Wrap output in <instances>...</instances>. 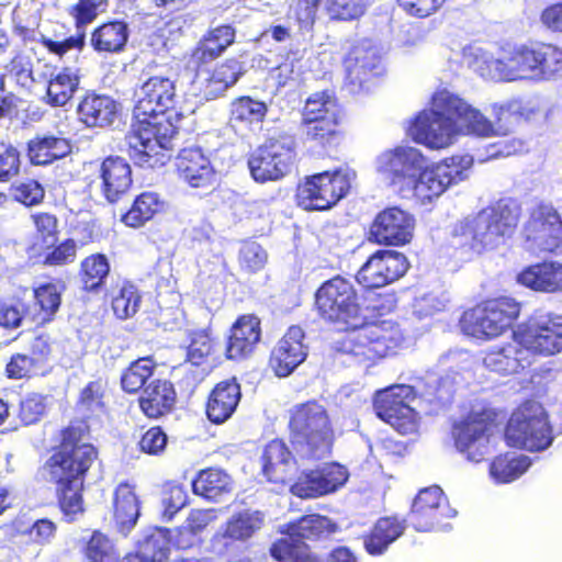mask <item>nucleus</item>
Returning <instances> with one entry per match:
<instances>
[{
	"mask_svg": "<svg viewBox=\"0 0 562 562\" xmlns=\"http://www.w3.org/2000/svg\"><path fill=\"white\" fill-rule=\"evenodd\" d=\"M135 122L125 137L130 158L140 167L154 168L169 160L176 128L164 114L176 103L175 81L151 76L136 91Z\"/></svg>",
	"mask_w": 562,
	"mask_h": 562,
	"instance_id": "f257e3e1",
	"label": "nucleus"
},
{
	"mask_svg": "<svg viewBox=\"0 0 562 562\" xmlns=\"http://www.w3.org/2000/svg\"><path fill=\"white\" fill-rule=\"evenodd\" d=\"M315 304L323 318L352 328L341 349L359 362L374 361L395 349L396 340L383 325L362 326L356 292L349 281L340 277L326 281L315 294Z\"/></svg>",
	"mask_w": 562,
	"mask_h": 562,
	"instance_id": "f03ea898",
	"label": "nucleus"
},
{
	"mask_svg": "<svg viewBox=\"0 0 562 562\" xmlns=\"http://www.w3.org/2000/svg\"><path fill=\"white\" fill-rule=\"evenodd\" d=\"M506 134L480 110L448 90L434 94L431 108L419 112L408 124L407 135L430 149H445L461 135L492 137Z\"/></svg>",
	"mask_w": 562,
	"mask_h": 562,
	"instance_id": "7ed1b4c3",
	"label": "nucleus"
},
{
	"mask_svg": "<svg viewBox=\"0 0 562 562\" xmlns=\"http://www.w3.org/2000/svg\"><path fill=\"white\" fill-rule=\"evenodd\" d=\"M97 458L92 445L85 441L80 427H69L64 432L61 446L42 469L45 480L57 484L60 509L68 521L83 515L81 496L82 476Z\"/></svg>",
	"mask_w": 562,
	"mask_h": 562,
	"instance_id": "20e7f679",
	"label": "nucleus"
},
{
	"mask_svg": "<svg viewBox=\"0 0 562 562\" xmlns=\"http://www.w3.org/2000/svg\"><path fill=\"white\" fill-rule=\"evenodd\" d=\"M517 222L516 211L498 202L462 221L456 228L453 245L471 255H480L504 244L514 233Z\"/></svg>",
	"mask_w": 562,
	"mask_h": 562,
	"instance_id": "39448f33",
	"label": "nucleus"
},
{
	"mask_svg": "<svg viewBox=\"0 0 562 562\" xmlns=\"http://www.w3.org/2000/svg\"><path fill=\"white\" fill-rule=\"evenodd\" d=\"M291 445L297 458L317 461L330 454L334 431L326 408L315 401L290 411Z\"/></svg>",
	"mask_w": 562,
	"mask_h": 562,
	"instance_id": "423d86ee",
	"label": "nucleus"
},
{
	"mask_svg": "<svg viewBox=\"0 0 562 562\" xmlns=\"http://www.w3.org/2000/svg\"><path fill=\"white\" fill-rule=\"evenodd\" d=\"M463 60L486 79L537 82L535 46L521 45L512 50H502L497 56L482 47L468 46L463 49Z\"/></svg>",
	"mask_w": 562,
	"mask_h": 562,
	"instance_id": "0eeeda50",
	"label": "nucleus"
},
{
	"mask_svg": "<svg viewBox=\"0 0 562 562\" xmlns=\"http://www.w3.org/2000/svg\"><path fill=\"white\" fill-rule=\"evenodd\" d=\"M472 165L473 158L469 155L452 156L431 166L425 165L406 193H413L422 204L431 203L450 186L467 179Z\"/></svg>",
	"mask_w": 562,
	"mask_h": 562,
	"instance_id": "6e6552de",
	"label": "nucleus"
},
{
	"mask_svg": "<svg viewBox=\"0 0 562 562\" xmlns=\"http://www.w3.org/2000/svg\"><path fill=\"white\" fill-rule=\"evenodd\" d=\"M505 438L509 446L529 451L551 446L553 436L543 407L535 402L520 406L507 424Z\"/></svg>",
	"mask_w": 562,
	"mask_h": 562,
	"instance_id": "1a4fd4ad",
	"label": "nucleus"
},
{
	"mask_svg": "<svg viewBox=\"0 0 562 562\" xmlns=\"http://www.w3.org/2000/svg\"><path fill=\"white\" fill-rule=\"evenodd\" d=\"M519 312L517 302L502 297L464 312L460 319V326L467 336L492 339L506 331L518 317Z\"/></svg>",
	"mask_w": 562,
	"mask_h": 562,
	"instance_id": "9d476101",
	"label": "nucleus"
},
{
	"mask_svg": "<svg viewBox=\"0 0 562 562\" xmlns=\"http://www.w3.org/2000/svg\"><path fill=\"white\" fill-rule=\"evenodd\" d=\"M355 179L349 167L314 175L299 187V202L306 210L329 209L348 193Z\"/></svg>",
	"mask_w": 562,
	"mask_h": 562,
	"instance_id": "9b49d317",
	"label": "nucleus"
},
{
	"mask_svg": "<svg viewBox=\"0 0 562 562\" xmlns=\"http://www.w3.org/2000/svg\"><path fill=\"white\" fill-rule=\"evenodd\" d=\"M413 386L397 384L376 392L374 408L376 415L402 435L417 429V413Z\"/></svg>",
	"mask_w": 562,
	"mask_h": 562,
	"instance_id": "f8f14e48",
	"label": "nucleus"
},
{
	"mask_svg": "<svg viewBox=\"0 0 562 562\" xmlns=\"http://www.w3.org/2000/svg\"><path fill=\"white\" fill-rule=\"evenodd\" d=\"M526 353L552 356L562 351V315L537 312L515 333Z\"/></svg>",
	"mask_w": 562,
	"mask_h": 562,
	"instance_id": "ddd939ff",
	"label": "nucleus"
},
{
	"mask_svg": "<svg viewBox=\"0 0 562 562\" xmlns=\"http://www.w3.org/2000/svg\"><path fill=\"white\" fill-rule=\"evenodd\" d=\"M294 160V140L283 136L271 138L249 158L248 166L257 182L276 181L286 175Z\"/></svg>",
	"mask_w": 562,
	"mask_h": 562,
	"instance_id": "4468645a",
	"label": "nucleus"
},
{
	"mask_svg": "<svg viewBox=\"0 0 562 562\" xmlns=\"http://www.w3.org/2000/svg\"><path fill=\"white\" fill-rule=\"evenodd\" d=\"M425 165L426 157L419 149L411 146L386 150L375 161L376 171L403 194H406V189Z\"/></svg>",
	"mask_w": 562,
	"mask_h": 562,
	"instance_id": "2eb2a0df",
	"label": "nucleus"
},
{
	"mask_svg": "<svg viewBox=\"0 0 562 562\" xmlns=\"http://www.w3.org/2000/svg\"><path fill=\"white\" fill-rule=\"evenodd\" d=\"M492 425L479 413H471L453 424L457 450L470 462H480L491 452Z\"/></svg>",
	"mask_w": 562,
	"mask_h": 562,
	"instance_id": "dca6fc26",
	"label": "nucleus"
},
{
	"mask_svg": "<svg viewBox=\"0 0 562 562\" xmlns=\"http://www.w3.org/2000/svg\"><path fill=\"white\" fill-rule=\"evenodd\" d=\"M526 234L535 252L562 251V221L552 205L540 204L533 210Z\"/></svg>",
	"mask_w": 562,
	"mask_h": 562,
	"instance_id": "f3484780",
	"label": "nucleus"
},
{
	"mask_svg": "<svg viewBox=\"0 0 562 562\" xmlns=\"http://www.w3.org/2000/svg\"><path fill=\"white\" fill-rule=\"evenodd\" d=\"M406 257L393 250H379L373 254L357 273V281L368 289L384 286L407 270Z\"/></svg>",
	"mask_w": 562,
	"mask_h": 562,
	"instance_id": "a211bd4d",
	"label": "nucleus"
},
{
	"mask_svg": "<svg viewBox=\"0 0 562 562\" xmlns=\"http://www.w3.org/2000/svg\"><path fill=\"white\" fill-rule=\"evenodd\" d=\"M415 227L414 217L400 207L380 212L371 226V236L378 244L402 246L411 241Z\"/></svg>",
	"mask_w": 562,
	"mask_h": 562,
	"instance_id": "6ab92c4d",
	"label": "nucleus"
},
{
	"mask_svg": "<svg viewBox=\"0 0 562 562\" xmlns=\"http://www.w3.org/2000/svg\"><path fill=\"white\" fill-rule=\"evenodd\" d=\"M347 479L345 467L337 463L326 464L318 470L303 473L291 486V492L301 498L319 497L338 490Z\"/></svg>",
	"mask_w": 562,
	"mask_h": 562,
	"instance_id": "aec40b11",
	"label": "nucleus"
},
{
	"mask_svg": "<svg viewBox=\"0 0 562 562\" xmlns=\"http://www.w3.org/2000/svg\"><path fill=\"white\" fill-rule=\"evenodd\" d=\"M304 331L299 326H291L273 349L270 364L278 376H288L306 358L303 345Z\"/></svg>",
	"mask_w": 562,
	"mask_h": 562,
	"instance_id": "412c9836",
	"label": "nucleus"
},
{
	"mask_svg": "<svg viewBox=\"0 0 562 562\" xmlns=\"http://www.w3.org/2000/svg\"><path fill=\"white\" fill-rule=\"evenodd\" d=\"M177 166L181 178L192 188H207L215 179L210 159L200 148L181 150Z\"/></svg>",
	"mask_w": 562,
	"mask_h": 562,
	"instance_id": "4be33fe9",
	"label": "nucleus"
},
{
	"mask_svg": "<svg viewBox=\"0 0 562 562\" xmlns=\"http://www.w3.org/2000/svg\"><path fill=\"white\" fill-rule=\"evenodd\" d=\"M260 321L254 315L239 317L231 329L226 356L240 359L250 355L260 340Z\"/></svg>",
	"mask_w": 562,
	"mask_h": 562,
	"instance_id": "5701e85b",
	"label": "nucleus"
},
{
	"mask_svg": "<svg viewBox=\"0 0 562 562\" xmlns=\"http://www.w3.org/2000/svg\"><path fill=\"white\" fill-rule=\"evenodd\" d=\"M102 191L105 199L113 203L121 199L132 186L130 165L120 157H108L100 167Z\"/></svg>",
	"mask_w": 562,
	"mask_h": 562,
	"instance_id": "b1692460",
	"label": "nucleus"
},
{
	"mask_svg": "<svg viewBox=\"0 0 562 562\" xmlns=\"http://www.w3.org/2000/svg\"><path fill=\"white\" fill-rule=\"evenodd\" d=\"M240 396V386L235 380L217 383L206 404L209 419L214 424L226 422L236 411Z\"/></svg>",
	"mask_w": 562,
	"mask_h": 562,
	"instance_id": "393cba45",
	"label": "nucleus"
},
{
	"mask_svg": "<svg viewBox=\"0 0 562 562\" xmlns=\"http://www.w3.org/2000/svg\"><path fill=\"white\" fill-rule=\"evenodd\" d=\"M517 280L535 291L555 293L562 291V263L543 261L521 271Z\"/></svg>",
	"mask_w": 562,
	"mask_h": 562,
	"instance_id": "a878e982",
	"label": "nucleus"
},
{
	"mask_svg": "<svg viewBox=\"0 0 562 562\" xmlns=\"http://www.w3.org/2000/svg\"><path fill=\"white\" fill-rule=\"evenodd\" d=\"M300 462L305 461L299 459L293 449L290 451L282 440H272L263 451L262 471L269 481L283 482Z\"/></svg>",
	"mask_w": 562,
	"mask_h": 562,
	"instance_id": "bb28decb",
	"label": "nucleus"
},
{
	"mask_svg": "<svg viewBox=\"0 0 562 562\" xmlns=\"http://www.w3.org/2000/svg\"><path fill=\"white\" fill-rule=\"evenodd\" d=\"M380 65V56L370 41L357 43L348 52L344 59V66L348 78L352 83L361 85L367 76L376 70Z\"/></svg>",
	"mask_w": 562,
	"mask_h": 562,
	"instance_id": "cd10ccee",
	"label": "nucleus"
},
{
	"mask_svg": "<svg viewBox=\"0 0 562 562\" xmlns=\"http://www.w3.org/2000/svg\"><path fill=\"white\" fill-rule=\"evenodd\" d=\"M483 366L497 374L507 375L518 372L520 368L530 364L526 351L516 345L508 344L487 350L482 358Z\"/></svg>",
	"mask_w": 562,
	"mask_h": 562,
	"instance_id": "c85d7f7f",
	"label": "nucleus"
},
{
	"mask_svg": "<svg viewBox=\"0 0 562 562\" xmlns=\"http://www.w3.org/2000/svg\"><path fill=\"white\" fill-rule=\"evenodd\" d=\"M176 402L173 385L166 380H154L139 397V406L144 414L157 418L168 413Z\"/></svg>",
	"mask_w": 562,
	"mask_h": 562,
	"instance_id": "c756f323",
	"label": "nucleus"
},
{
	"mask_svg": "<svg viewBox=\"0 0 562 562\" xmlns=\"http://www.w3.org/2000/svg\"><path fill=\"white\" fill-rule=\"evenodd\" d=\"M235 38V31L228 25H222L211 31L199 42L191 55L190 63L194 66L207 64L216 59Z\"/></svg>",
	"mask_w": 562,
	"mask_h": 562,
	"instance_id": "7c9ffc66",
	"label": "nucleus"
},
{
	"mask_svg": "<svg viewBox=\"0 0 562 562\" xmlns=\"http://www.w3.org/2000/svg\"><path fill=\"white\" fill-rule=\"evenodd\" d=\"M116 112L115 101L106 95H87L78 105L80 121L89 127L112 124Z\"/></svg>",
	"mask_w": 562,
	"mask_h": 562,
	"instance_id": "2f4dec72",
	"label": "nucleus"
},
{
	"mask_svg": "<svg viewBox=\"0 0 562 562\" xmlns=\"http://www.w3.org/2000/svg\"><path fill=\"white\" fill-rule=\"evenodd\" d=\"M138 516L139 502L134 488L128 484H120L114 497V519L119 531L127 535L136 525Z\"/></svg>",
	"mask_w": 562,
	"mask_h": 562,
	"instance_id": "473e14b6",
	"label": "nucleus"
},
{
	"mask_svg": "<svg viewBox=\"0 0 562 562\" xmlns=\"http://www.w3.org/2000/svg\"><path fill=\"white\" fill-rule=\"evenodd\" d=\"M193 492L210 501H220L233 491L232 477L221 469H206L199 472L192 482Z\"/></svg>",
	"mask_w": 562,
	"mask_h": 562,
	"instance_id": "72a5a7b5",
	"label": "nucleus"
},
{
	"mask_svg": "<svg viewBox=\"0 0 562 562\" xmlns=\"http://www.w3.org/2000/svg\"><path fill=\"white\" fill-rule=\"evenodd\" d=\"M80 82L79 72L71 67H65L52 75L46 90L45 102L52 106H64L74 97Z\"/></svg>",
	"mask_w": 562,
	"mask_h": 562,
	"instance_id": "f704fd0d",
	"label": "nucleus"
},
{
	"mask_svg": "<svg viewBox=\"0 0 562 562\" xmlns=\"http://www.w3.org/2000/svg\"><path fill=\"white\" fill-rule=\"evenodd\" d=\"M240 75L237 60L231 59L207 74L204 78L199 75L200 90L206 99H215L235 85Z\"/></svg>",
	"mask_w": 562,
	"mask_h": 562,
	"instance_id": "c9c22d12",
	"label": "nucleus"
},
{
	"mask_svg": "<svg viewBox=\"0 0 562 562\" xmlns=\"http://www.w3.org/2000/svg\"><path fill=\"white\" fill-rule=\"evenodd\" d=\"M71 151L70 143L64 137H35L29 142V157L34 165H48L64 158Z\"/></svg>",
	"mask_w": 562,
	"mask_h": 562,
	"instance_id": "e433bc0d",
	"label": "nucleus"
},
{
	"mask_svg": "<svg viewBox=\"0 0 562 562\" xmlns=\"http://www.w3.org/2000/svg\"><path fill=\"white\" fill-rule=\"evenodd\" d=\"M279 529L280 532L296 536L299 539H316L335 532L337 526L326 516L312 514L295 522L282 525Z\"/></svg>",
	"mask_w": 562,
	"mask_h": 562,
	"instance_id": "4c0bfd02",
	"label": "nucleus"
},
{
	"mask_svg": "<svg viewBox=\"0 0 562 562\" xmlns=\"http://www.w3.org/2000/svg\"><path fill=\"white\" fill-rule=\"evenodd\" d=\"M128 38L124 22H109L95 29L91 34V46L100 53H117L123 49Z\"/></svg>",
	"mask_w": 562,
	"mask_h": 562,
	"instance_id": "58836bf2",
	"label": "nucleus"
},
{
	"mask_svg": "<svg viewBox=\"0 0 562 562\" xmlns=\"http://www.w3.org/2000/svg\"><path fill=\"white\" fill-rule=\"evenodd\" d=\"M405 527L395 518H381L364 539V547L372 555L382 554L404 531Z\"/></svg>",
	"mask_w": 562,
	"mask_h": 562,
	"instance_id": "ea45409f",
	"label": "nucleus"
},
{
	"mask_svg": "<svg viewBox=\"0 0 562 562\" xmlns=\"http://www.w3.org/2000/svg\"><path fill=\"white\" fill-rule=\"evenodd\" d=\"M265 522V515L259 510H244L234 515L226 524L224 533L216 538L246 540L258 531Z\"/></svg>",
	"mask_w": 562,
	"mask_h": 562,
	"instance_id": "a19ab883",
	"label": "nucleus"
},
{
	"mask_svg": "<svg viewBox=\"0 0 562 562\" xmlns=\"http://www.w3.org/2000/svg\"><path fill=\"white\" fill-rule=\"evenodd\" d=\"M536 48L537 82L549 81L562 75V49L551 44Z\"/></svg>",
	"mask_w": 562,
	"mask_h": 562,
	"instance_id": "79ce46f5",
	"label": "nucleus"
},
{
	"mask_svg": "<svg viewBox=\"0 0 562 562\" xmlns=\"http://www.w3.org/2000/svg\"><path fill=\"white\" fill-rule=\"evenodd\" d=\"M530 464V460L526 456L506 453L492 462L490 474L497 483H508L525 473Z\"/></svg>",
	"mask_w": 562,
	"mask_h": 562,
	"instance_id": "37998d69",
	"label": "nucleus"
},
{
	"mask_svg": "<svg viewBox=\"0 0 562 562\" xmlns=\"http://www.w3.org/2000/svg\"><path fill=\"white\" fill-rule=\"evenodd\" d=\"M171 536L169 531L156 528L138 541V554L146 562H164L168 558Z\"/></svg>",
	"mask_w": 562,
	"mask_h": 562,
	"instance_id": "c03bdc74",
	"label": "nucleus"
},
{
	"mask_svg": "<svg viewBox=\"0 0 562 562\" xmlns=\"http://www.w3.org/2000/svg\"><path fill=\"white\" fill-rule=\"evenodd\" d=\"M414 513L424 518L427 510L440 512L441 516L452 518L457 512L452 509L443 496V492L439 486H430L419 492L413 503Z\"/></svg>",
	"mask_w": 562,
	"mask_h": 562,
	"instance_id": "a18cd8bd",
	"label": "nucleus"
},
{
	"mask_svg": "<svg viewBox=\"0 0 562 562\" xmlns=\"http://www.w3.org/2000/svg\"><path fill=\"white\" fill-rule=\"evenodd\" d=\"M266 113V103L243 97L232 103L231 123L234 127L238 124H259L263 121Z\"/></svg>",
	"mask_w": 562,
	"mask_h": 562,
	"instance_id": "49530a36",
	"label": "nucleus"
},
{
	"mask_svg": "<svg viewBox=\"0 0 562 562\" xmlns=\"http://www.w3.org/2000/svg\"><path fill=\"white\" fill-rule=\"evenodd\" d=\"M64 285L46 283L34 290L35 304L40 307L37 319L46 323L53 319L61 303Z\"/></svg>",
	"mask_w": 562,
	"mask_h": 562,
	"instance_id": "de8ad7c7",
	"label": "nucleus"
},
{
	"mask_svg": "<svg viewBox=\"0 0 562 562\" xmlns=\"http://www.w3.org/2000/svg\"><path fill=\"white\" fill-rule=\"evenodd\" d=\"M161 209L157 193L145 192L136 198L131 210L123 216V222L131 227H139Z\"/></svg>",
	"mask_w": 562,
	"mask_h": 562,
	"instance_id": "09e8293b",
	"label": "nucleus"
},
{
	"mask_svg": "<svg viewBox=\"0 0 562 562\" xmlns=\"http://www.w3.org/2000/svg\"><path fill=\"white\" fill-rule=\"evenodd\" d=\"M154 363L150 358H140L133 362L121 378L122 387L128 393L140 390L151 376Z\"/></svg>",
	"mask_w": 562,
	"mask_h": 562,
	"instance_id": "8fccbe9b",
	"label": "nucleus"
},
{
	"mask_svg": "<svg viewBox=\"0 0 562 562\" xmlns=\"http://www.w3.org/2000/svg\"><path fill=\"white\" fill-rule=\"evenodd\" d=\"M329 112L333 117H338L339 110L336 99L327 92H315L306 100L303 120L324 119L329 116Z\"/></svg>",
	"mask_w": 562,
	"mask_h": 562,
	"instance_id": "3c124183",
	"label": "nucleus"
},
{
	"mask_svg": "<svg viewBox=\"0 0 562 562\" xmlns=\"http://www.w3.org/2000/svg\"><path fill=\"white\" fill-rule=\"evenodd\" d=\"M82 281L86 289H97L108 276L110 266L103 255H92L81 262Z\"/></svg>",
	"mask_w": 562,
	"mask_h": 562,
	"instance_id": "603ef678",
	"label": "nucleus"
},
{
	"mask_svg": "<svg viewBox=\"0 0 562 562\" xmlns=\"http://www.w3.org/2000/svg\"><path fill=\"white\" fill-rule=\"evenodd\" d=\"M140 296L136 288L132 284H124L112 300V308L114 314L126 319L132 317L138 311Z\"/></svg>",
	"mask_w": 562,
	"mask_h": 562,
	"instance_id": "864d4df0",
	"label": "nucleus"
},
{
	"mask_svg": "<svg viewBox=\"0 0 562 562\" xmlns=\"http://www.w3.org/2000/svg\"><path fill=\"white\" fill-rule=\"evenodd\" d=\"M86 555L92 562H117L119 554L110 539L94 531L87 543Z\"/></svg>",
	"mask_w": 562,
	"mask_h": 562,
	"instance_id": "5fc2aeb1",
	"label": "nucleus"
},
{
	"mask_svg": "<svg viewBox=\"0 0 562 562\" xmlns=\"http://www.w3.org/2000/svg\"><path fill=\"white\" fill-rule=\"evenodd\" d=\"M337 119L333 117V114L329 112V116L324 119L303 120V133L311 140L321 144L328 143L336 133Z\"/></svg>",
	"mask_w": 562,
	"mask_h": 562,
	"instance_id": "6e6d98bb",
	"label": "nucleus"
},
{
	"mask_svg": "<svg viewBox=\"0 0 562 562\" xmlns=\"http://www.w3.org/2000/svg\"><path fill=\"white\" fill-rule=\"evenodd\" d=\"M36 227L37 238L44 247H49L57 240V218L48 213H40L32 216Z\"/></svg>",
	"mask_w": 562,
	"mask_h": 562,
	"instance_id": "4d7b16f0",
	"label": "nucleus"
},
{
	"mask_svg": "<svg viewBox=\"0 0 562 562\" xmlns=\"http://www.w3.org/2000/svg\"><path fill=\"white\" fill-rule=\"evenodd\" d=\"M447 518L446 516H441L440 512H430L427 510L424 518L414 513V507L412 506V513L409 516V521L412 526L417 531H447L451 528L450 524L443 522L442 519Z\"/></svg>",
	"mask_w": 562,
	"mask_h": 562,
	"instance_id": "13d9d810",
	"label": "nucleus"
},
{
	"mask_svg": "<svg viewBox=\"0 0 562 562\" xmlns=\"http://www.w3.org/2000/svg\"><path fill=\"white\" fill-rule=\"evenodd\" d=\"M239 261L244 269L251 272L258 271L263 268L267 254L257 243H247L240 249Z\"/></svg>",
	"mask_w": 562,
	"mask_h": 562,
	"instance_id": "bf43d9fd",
	"label": "nucleus"
},
{
	"mask_svg": "<svg viewBox=\"0 0 562 562\" xmlns=\"http://www.w3.org/2000/svg\"><path fill=\"white\" fill-rule=\"evenodd\" d=\"M38 41L48 49V52L61 57L70 49H82L85 46V33H78L77 35L63 41H54L41 34Z\"/></svg>",
	"mask_w": 562,
	"mask_h": 562,
	"instance_id": "052dcab7",
	"label": "nucleus"
},
{
	"mask_svg": "<svg viewBox=\"0 0 562 562\" xmlns=\"http://www.w3.org/2000/svg\"><path fill=\"white\" fill-rule=\"evenodd\" d=\"M20 159L18 150L4 143H0V181H8L18 175Z\"/></svg>",
	"mask_w": 562,
	"mask_h": 562,
	"instance_id": "680f3d73",
	"label": "nucleus"
},
{
	"mask_svg": "<svg viewBox=\"0 0 562 562\" xmlns=\"http://www.w3.org/2000/svg\"><path fill=\"white\" fill-rule=\"evenodd\" d=\"M12 195L25 205H35L44 198V189L34 180L13 186Z\"/></svg>",
	"mask_w": 562,
	"mask_h": 562,
	"instance_id": "e2e57ef3",
	"label": "nucleus"
},
{
	"mask_svg": "<svg viewBox=\"0 0 562 562\" xmlns=\"http://www.w3.org/2000/svg\"><path fill=\"white\" fill-rule=\"evenodd\" d=\"M103 5L101 0H79L74 7L71 14L76 20L78 29L90 24L97 16Z\"/></svg>",
	"mask_w": 562,
	"mask_h": 562,
	"instance_id": "0e129e2a",
	"label": "nucleus"
},
{
	"mask_svg": "<svg viewBox=\"0 0 562 562\" xmlns=\"http://www.w3.org/2000/svg\"><path fill=\"white\" fill-rule=\"evenodd\" d=\"M138 445L143 452L157 456L167 446V435L159 427H153L142 436Z\"/></svg>",
	"mask_w": 562,
	"mask_h": 562,
	"instance_id": "69168bd1",
	"label": "nucleus"
},
{
	"mask_svg": "<svg viewBox=\"0 0 562 562\" xmlns=\"http://www.w3.org/2000/svg\"><path fill=\"white\" fill-rule=\"evenodd\" d=\"M7 74L13 77L18 85L26 87L32 83V68L29 59L16 55L5 67Z\"/></svg>",
	"mask_w": 562,
	"mask_h": 562,
	"instance_id": "338daca9",
	"label": "nucleus"
},
{
	"mask_svg": "<svg viewBox=\"0 0 562 562\" xmlns=\"http://www.w3.org/2000/svg\"><path fill=\"white\" fill-rule=\"evenodd\" d=\"M44 412V398L38 394L30 395L21 402L20 417L26 425L36 423Z\"/></svg>",
	"mask_w": 562,
	"mask_h": 562,
	"instance_id": "774afa93",
	"label": "nucleus"
}]
</instances>
